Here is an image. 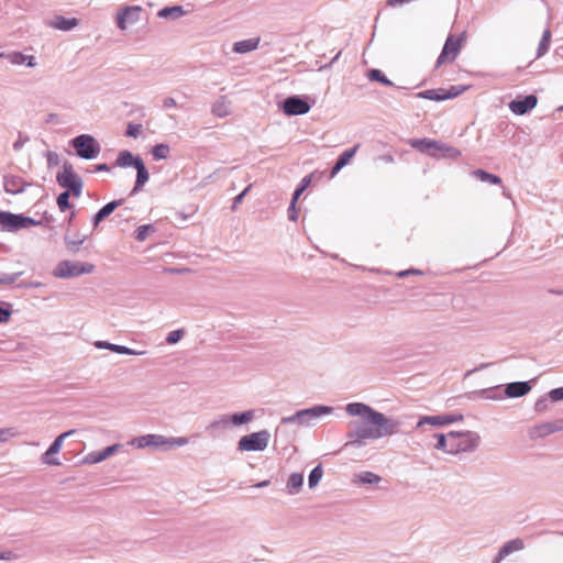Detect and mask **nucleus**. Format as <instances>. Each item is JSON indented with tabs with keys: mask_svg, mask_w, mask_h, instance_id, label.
I'll use <instances>...</instances> for the list:
<instances>
[{
	"mask_svg": "<svg viewBox=\"0 0 563 563\" xmlns=\"http://www.w3.org/2000/svg\"><path fill=\"white\" fill-rule=\"evenodd\" d=\"M56 181L64 191L71 194L75 198L81 196L84 181L68 161L63 163L62 172H58L56 175Z\"/></svg>",
	"mask_w": 563,
	"mask_h": 563,
	"instance_id": "obj_7",
	"label": "nucleus"
},
{
	"mask_svg": "<svg viewBox=\"0 0 563 563\" xmlns=\"http://www.w3.org/2000/svg\"><path fill=\"white\" fill-rule=\"evenodd\" d=\"M523 548H525L523 540L520 538H516V539H511V540L507 541L506 543H504L501 545V548L499 549L498 553L500 554L501 558L506 559L511 553H514L516 551H520Z\"/></svg>",
	"mask_w": 563,
	"mask_h": 563,
	"instance_id": "obj_33",
	"label": "nucleus"
},
{
	"mask_svg": "<svg viewBox=\"0 0 563 563\" xmlns=\"http://www.w3.org/2000/svg\"><path fill=\"white\" fill-rule=\"evenodd\" d=\"M551 402H558L563 400V386L553 388L549 391Z\"/></svg>",
	"mask_w": 563,
	"mask_h": 563,
	"instance_id": "obj_58",
	"label": "nucleus"
},
{
	"mask_svg": "<svg viewBox=\"0 0 563 563\" xmlns=\"http://www.w3.org/2000/svg\"><path fill=\"white\" fill-rule=\"evenodd\" d=\"M260 42L261 38L258 36L238 41L233 44L232 51L236 54L251 53L258 47Z\"/></svg>",
	"mask_w": 563,
	"mask_h": 563,
	"instance_id": "obj_28",
	"label": "nucleus"
},
{
	"mask_svg": "<svg viewBox=\"0 0 563 563\" xmlns=\"http://www.w3.org/2000/svg\"><path fill=\"white\" fill-rule=\"evenodd\" d=\"M95 346L100 350H109L120 355H142L145 353L144 351H136L125 345L114 344L102 340L96 341Z\"/></svg>",
	"mask_w": 563,
	"mask_h": 563,
	"instance_id": "obj_25",
	"label": "nucleus"
},
{
	"mask_svg": "<svg viewBox=\"0 0 563 563\" xmlns=\"http://www.w3.org/2000/svg\"><path fill=\"white\" fill-rule=\"evenodd\" d=\"M297 200L290 199L288 209H287V217L288 220L291 222H297L299 218V209L297 208Z\"/></svg>",
	"mask_w": 563,
	"mask_h": 563,
	"instance_id": "obj_52",
	"label": "nucleus"
},
{
	"mask_svg": "<svg viewBox=\"0 0 563 563\" xmlns=\"http://www.w3.org/2000/svg\"><path fill=\"white\" fill-rule=\"evenodd\" d=\"M186 14V10L181 4L165 5L157 11V16L161 19L176 20Z\"/></svg>",
	"mask_w": 563,
	"mask_h": 563,
	"instance_id": "obj_30",
	"label": "nucleus"
},
{
	"mask_svg": "<svg viewBox=\"0 0 563 563\" xmlns=\"http://www.w3.org/2000/svg\"><path fill=\"white\" fill-rule=\"evenodd\" d=\"M86 239H87L86 234L79 235V233H76V239L71 238L69 234V228L66 230L64 238H63L66 250L70 254H77L80 251V247L85 243Z\"/></svg>",
	"mask_w": 563,
	"mask_h": 563,
	"instance_id": "obj_27",
	"label": "nucleus"
},
{
	"mask_svg": "<svg viewBox=\"0 0 563 563\" xmlns=\"http://www.w3.org/2000/svg\"><path fill=\"white\" fill-rule=\"evenodd\" d=\"M31 184L24 180L18 175H4L3 176V189L7 194L16 196L23 194Z\"/></svg>",
	"mask_w": 563,
	"mask_h": 563,
	"instance_id": "obj_19",
	"label": "nucleus"
},
{
	"mask_svg": "<svg viewBox=\"0 0 563 563\" xmlns=\"http://www.w3.org/2000/svg\"><path fill=\"white\" fill-rule=\"evenodd\" d=\"M131 444L137 449H159L165 446V437L161 434L148 433L133 438Z\"/></svg>",
	"mask_w": 563,
	"mask_h": 563,
	"instance_id": "obj_22",
	"label": "nucleus"
},
{
	"mask_svg": "<svg viewBox=\"0 0 563 563\" xmlns=\"http://www.w3.org/2000/svg\"><path fill=\"white\" fill-rule=\"evenodd\" d=\"M313 176H314V174L311 173V174L303 176L300 179V181L297 184V186L291 195V199L297 200V201L299 200L301 195L311 186Z\"/></svg>",
	"mask_w": 563,
	"mask_h": 563,
	"instance_id": "obj_36",
	"label": "nucleus"
},
{
	"mask_svg": "<svg viewBox=\"0 0 563 563\" xmlns=\"http://www.w3.org/2000/svg\"><path fill=\"white\" fill-rule=\"evenodd\" d=\"M55 217L45 211L41 219L36 220L24 213H14L8 210H0V231L15 233L32 227H46L54 229Z\"/></svg>",
	"mask_w": 563,
	"mask_h": 563,
	"instance_id": "obj_3",
	"label": "nucleus"
},
{
	"mask_svg": "<svg viewBox=\"0 0 563 563\" xmlns=\"http://www.w3.org/2000/svg\"><path fill=\"white\" fill-rule=\"evenodd\" d=\"M12 303L0 301V324L8 323L12 316Z\"/></svg>",
	"mask_w": 563,
	"mask_h": 563,
	"instance_id": "obj_45",
	"label": "nucleus"
},
{
	"mask_svg": "<svg viewBox=\"0 0 563 563\" xmlns=\"http://www.w3.org/2000/svg\"><path fill=\"white\" fill-rule=\"evenodd\" d=\"M358 147L360 145L355 144L352 147H349L339 154L330 172L331 178L334 177L342 168H344L346 165L351 163Z\"/></svg>",
	"mask_w": 563,
	"mask_h": 563,
	"instance_id": "obj_23",
	"label": "nucleus"
},
{
	"mask_svg": "<svg viewBox=\"0 0 563 563\" xmlns=\"http://www.w3.org/2000/svg\"><path fill=\"white\" fill-rule=\"evenodd\" d=\"M29 140H30V139H29V136H25V135H23L21 132H19V134H18V139H16V140L13 142V144H12V148H13L14 151H16V152H18V151H20V150H22V147L24 146V144H25L26 142H29Z\"/></svg>",
	"mask_w": 563,
	"mask_h": 563,
	"instance_id": "obj_60",
	"label": "nucleus"
},
{
	"mask_svg": "<svg viewBox=\"0 0 563 563\" xmlns=\"http://www.w3.org/2000/svg\"><path fill=\"white\" fill-rule=\"evenodd\" d=\"M21 275H22V272H18V273H13V274L2 273V274H0V284L11 285V284L15 283Z\"/></svg>",
	"mask_w": 563,
	"mask_h": 563,
	"instance_id": "obj_54",
	"label": "nucleus"
},
{
	"mask_svg": "<svg viewBox=\"0 0 563 563\" xmlns=\"http://www.w3.org/2000/svg\"><path fill=\"white\" fill-rule=\"evenodd\" d=\"M229 422L231 426L240 427L251 422L255 417V411L253 409L238 411L230 415H227Z\"/></svg>",
	"mask_w": 563,
	"mask_h": 563,
	"instance_id": "obj_29",
	"label": "nucleus"
},
{
	"mask_svg": "<svg viewBox=\"0 0 563 563\" xmlns=\"http://www.w3.org/2000/svg\"><path fill=\"white\" fill-rule=\"evenodd\" d=\"M472 175L482 183H487L489 185H500L503 183L500 176L497 174L489 173L485 169L477 168L472 172Z\"/></svg>",
	"mask_w": 563,
	"mask_h": 563,
	"instance_id": "obj_34",
	"label": "nucleus"
},
{
	"mask_svg": "<svg viewBox=\"0 0 563 563\" xmlns=\"http://www.w3.org/2000/svg\"><path fill=\"white\" fill-rule=\"evenodd\" d=\"M170 147L167 143H157L151 148V154L154 161L167 159Z\"/></svg>",
	"mask_w": 563,
	"mask_h": 563,
	"instance_id": "obj_39",
	"label": "nucleus"
},
{
	"mask_svg": "<svg viewBox=\"0 0 563 563\" xmlns=\"http://www.w3.org/2000/svg\"><path fill=\"white\" fill-rule=\"evenodd\" d=\"M143 8L139 4H126L121 7L115 14V26L125 31L129 24H135L141 19Z\"/></svg>",
	"mask_w": 563,
	"mask_h": 563,
	"instance_id": "obj_13",
	"label": "nucleus"
},
{
	"mask_svg": "<svg viewBox=\"0 0 563 563\" xmlns=\"http://www.w3.org/2000/svg\"><path fill=\"white\" fill-rule=\"evenodd\" d=\"M124 199H114L106 205H103L92 217H91V225L93 229H97L99 224L104 221L109 216H111L114 210L124 203Z\"/></svg>",
	"mask_w": 563,
	"mask_h": 563,
	"instance_id": "obj_21",
	"label": "nucleus"
},
{
	"mask_svg": "<svg viewBox=\"0 0 563 563\" xmlns=\"http://www.w3.org/2000/svg\"><path fill=\"white\" fill-rule=\"evenodd\" d=\"M537 378L530 380L511 382L504 385H496L488 388L473 390L466 395L470 400L489 399L501 400L505 398H520L528 395Z\"/></svg>",
	"mask_w": 563,
	"mask_h": 563,
	"instance_id": "obj_2",
	"label": "nucleus"
},
{
	"mask_svg": "<svg viewBox=\"0 0 563 563\" xmlns=\"http://www.w3.org/2000/svg\"><path fill=\"white\" fill-rule=\"evenodd\" d=\"M357 482L363 485H377L382 477L373 472H361L356 475Z\"/></svg>",
	"mask_w": 563,
	"mask_h": 563,
	"instance_id": "obj_41",
	"label": "nucleus"
},
{
	"mask_svg": "<svg viewBox=\"0 0 563 563\" xmlns=\"http://www.w3.org/2000/svg\"><path fill=\"white\" fill-rule=\"evenodd\" d=\"M142 133V124L129 122L125 130V136L137 139Z\"/></svg>",
	"mask_w": 563,
	"mask_h": 563,
	"instance_id": "obj_49",
	"label": "nucleus"
},
{
	"mask_svg": "<svg viewBox=\"0 0 563 563\" xmlns=\"http://www.w3.org/2000/svg\"><path fill=\"white\" fill-rule=\"evenodd\" d=\"M302 486H303V474L299 473V472L291 473L286 483L287 493L289 495H296L300 492Z\"/></svg>",
	"mask_w": 563,
	"mask_h": 563,
	"instance_id": "obj_31",
	"label": "nucleus"
},
{
	"mask_svg": "<svg viewBox=\"0 0 563 563\" xmlns=\"http://www.w3.org/2000/svg\"><path fill=\"white\" fill-rule=\"evenodd\" d=\"M280 422L283 424H298V426H301V420H300V415H299V410H297L294 415L291 416H287V417H283Z\"/></svg>",
	"mask_w": 563,
	"mask_h": 563,
	"instance_id": "obj_56",
	"label": "nucleus"
},
{
	"mask_svg": "<svg viewBox=\"0 0 563 563\" xmlns=\"http://www.w3.org/2000/svg\"><path fill=\"white\" fill-rule=\"evenodd\" d=\"M16 558H18V555L11 550L0 551V560L11 561V560H15Z\"/></svg>",
	"mask_w": 563,
	"mask_h": 563,
	"instance_id": "obj_61",
	"label": "nucleus"
},
{
	"mask_svg": "<svg viewBox=\"0 0 563 563\" xmlns=\"http://www.w3.org/2000/svg\"><path fill=\"white\" fill-rule=\"evenodd\" d=\"M3 57H5L13 65H23L25 54L20 51H13L8 54L4 53Z\"/></svg>",
	"mask_w": 563,
	"mask_h": 563,
	"instance_id": "obj_48",
	"label": "nucleus"
},
{
	"mask_svg": "<svg viewBox=\"0 0 563 563\" xmlns=\"http://www.w3.org/2000/svg\"><path fill=\"white\" fill-rule=\"evenodd\" d=\"M408 144L417 152L434 159H456L462 154L459 148L430 137L409 139Z\"/></svg>",
	"mask_w": 563,
	"mask_h": 563,
	"instance_id": "obj_5",
	"label": "nucleus"
},
{
	"mask_svg": "<svg viewBox=\"0 0 563 563\" xmlns=\"http://www.w3.org/2000/svg\"><path fill=\"white\" fill-rule=\"evenodd\" d=\"M416 97L420 98V99L437 101V102L445 101L443 88L422 90V91L418 92L416 95Z\"/></svg>",
	"mask_w": 563,
	"mask_h": 563,
	"instance_id": "obj_37",
	"label": "nucleus"
},
{
	"mask_svg": "<svg viewBox=\"0 0 563 563\" xmlns=\"http://www.w3.org/2000/svg\"><path fill=\"white\" fill-rule=\"evenodd\" d=\"M423 274H424V272H423V271H421V269H419V268H413V267H411V268H408V269L399 271V272L396 274V276H397L398 278H405V277H407V276H409V275L422 276Z\"/></svg>",
	"mask_w": 563,
	"mask_h": 563,
	"instance_id": "obj_59",
	"label": "nucleus"
},
{
	"mask_svg": "<svg viewBox=\"0 0 563 563\" xmlns=\"http://www.w3.org/2000/svg\"><path fill=\"white\" fill-rule=\"evenodd\" d=\"M177 106V102L174 98L172 97H166L164 100H163V108L165 110L167 109H170V108H175Z\"/></svg>",
	"mask_w": 563,
	"mask_h": 563,
	"instance_id": "obj_63",
	"label": "nucleus"
},
{
	"mask_svg": "<svg viewBox=\"0 0 563 563\" xmlns=\"http://www.w3.org/2000/svg\"><path fill=\"white\" fill-rule=\"evenodd\" d=\"M551 37H552L551 31L549 29H545L543 31L541 40L539 42L536 58H540L549 52L550 44H551Z\"/></svg>",
	"mask_w": 563,
	"mask_h": 563,
	"instance_id": "obj_38",
	"label": "nucleus"
},
{
	"mask_svg": "<svg viewBox=\"0 0 563 563\" xmlns=\"http://www.w3.org/2000/svg\"><path fill=\"white\" fill-rule=\"evenodd\" d=\"M449 435L452 438L450 454L456 455L459 453H468L475 451L481 441V437L475 431H450Z\"/></svg>",
	"mask_w": 563,
	"mask_h": 563,
	"instance_id": "obj_8",
	"label": "nucleus"
},
{
	"mask_svg": "<svg viewBox=\"0 0 563 563\" xmlns=\"http://www.w3.org/2000/svg\"><path fill=\"white\" fill-rule=\"evenodd\" d=\"M366 77L369 81H375V82H379L380 85L385 86V87H396V88H399L398 86H396L386 75L383 70L378 69V68H371L367 70L366 73Z\"/></svg>",
	"mask_w": 563,
	"mask_h": 563,
	"instance_id": "obj_32",
	"label": "nucleus"
},
{
	"mask_svg": "<svg viewBox=\"0 0 563 563\" xmlns=\"http://www.w3.org/2000/svg\"><path fill=\"white\" fill-rule=\"evenodd\" d=\"M316 104V98L309 95H291L282 103L283 112L288 117L307 114Z\"/></svg>",
	"mask_w": 563,
	"mask_h": 563,
	"instance_id": "obj_10",
	"label": "nucleus"
},
{
	"mask_svg": "<svg viewBox=\"0 0 563 563\" xmlns=\"http://www.w3.org/2000/svg\"><path fill=\"white\" fill-rule=\"evenodd\" d=\"M184 335H185L184 329H176V330L170 331L167 334L165 341L167 344L173 345V344L178 343L184 338Z\"/></svg>",
	"mask_w": 563,
	"mask_h": 563,
	"instance_id": "obj_50",
	"label": "nucleus"
},
{
	"mask_svg": "<svg viewBox=\"0 0 563 563\" xmlns=\"http://www.w3.org/2000/svg\"><path fill=\"white\" fill-rule=\"evenodd\" d=\"M188 442H189V440L186 437H178V438L165 437V446H168V448H173V446L180 448V446L186 445Z\"/></svg>",
	"mask_w": 563,
	"mask_h": 563,
	"instance_id": "obj_51",
	"label": "nucleus"
},
{
	"mask_svg": "<svg viewBox=\"0 0 563 563\" xmlns=\"http://www.w3.org/2000/svg\"><path fill=\"white\" fill-rule=\"evenodd\" d=\"M538 104V97L534 93L517 96L509 102V110L516 115H525L532 111Z\"/></svg>",
	"mask_w": 563,
	"mask_h": 563,
	"instance_id": "obj_16",
	"label": "nucleus"
},
{
	"mask_svg": "<svg viewBox=\"0 0 563 563\" xmlns=\"http://www.w3.org/2000/svg\"><path fill=\"white\" fill-rule=\"evenodd\" d=\"M432 437L437 440L433 448L438 451L450 454L452 438L449 435V433L437 432L433 433Z\"/></svg>",
	"mask_w": 563,
	"mask_h": 563,
	"instance_id": "obj_35",
	"label": "nucleus"
},
{
	"mask_svg": "<svg viewBox=\"0 0 563 563\" xmlns=\"http://www.w3.org/2000/svg\"><path fill=\"white\" fill-rule=\"evenodd\" d=\"M156 231V228L154 224H142V225H139L134 232H133V236L136 241L139 242H143L145 241L152 233H154Z\"/></svg>",
	"mask_w": 563,
	"mask_h": 563,
	"instance_id": "obj_40",
	"label": "nucleus"
},
{
	"mask_svg": "<svg viewBox=\"0 0 563 563\" xmlns=\"http://www.w3.org/2000/svg\"><path fill=\"white\" fill-rule=\"evenodd\" d=\"M69 146L74 148L78 158L92 161L96 159L100 152L101 145L98 140L88 133H82L70 139Z\"/></svg>",
	"mask_w": 563,
	"mask_h": 563,
	"instance_id": "obj_6",
	"label": "nucleus"
},
{
	"mask_svg": "<svg viewBox=\"0 0 563 563\" xmlns=\"http://www.w3.org/2000/svg\"><path fill=\"white\" fill-rule=\"evenodd\" d=\"M70 196H73V195L69 192H66V191H62L57 196L56 203H57V207L60 212H66L67 210L74 208V206L70 203V200H69Z\"/></svg>",
	"mask_w": 563,
	"mask_h": 563,
	"instance_id": "obj_44",
	"label": "nucleus"
},
{
	"mask_svg": "<svg viewBox=\"0 0 563 563\" xmlns=\"http://www.w3.org/2000/svg\"><path fill=\"white\" fill-rule=\"evenodd\" d=\"M230 426L227 415H221L206 427V432L208 437L219 439Z\"/></svg>",
	"mask_w": 563,
	"mask_h": 563,
	"instance_id": "obj_24",
	"label": "nucleus"
},
{
	"mask_svg": "<svg viewBox=\"0 0 563 563\" xmlns=\"http://www.w3.org/2000/svg\"><path fill=\"white\" fill-rule=\"evenodd\" d=\"M271 433L268 430H260L245 434L238 441V450L243 452H262L268 446Z\"/></svg>",
	"mask_w": 563,
	"mask_h": 563,
	"instance_id": "obj_12",
	"label": "nucleus"
},
{
	"mask_svg": "<svg viewBox=\"0 0 563 563\" xmlns=\"http://www.w3.org/2000/svg\"><path fill=\"white\" fill-rule=\"evenodd\" d=\"M551 402L549 393L539 397L534 402V410L538 413L544 412L549 409V404Z\"/></svg>",
	"mask_w": 563,
	"mask_h": 563,
	"instance_id": "obj_47",
	"label": "nucleus"
},
{
	"mask_svg": "<svg viewBox=\"0 0 563 563\" xmlns=\"http://www.w3.org/2000/svg\"><path fill=\"white\" fill-rule=\"evenodd\" d=\"M36 64H37L36 59H35V57L33 55H26L25 54V59H24L23 65H25L29 68H33V67L36 66Z\"/></svg>",
	"mask_w": 563,
	"mask_h": 563,
	"instance_id": "obj_64",
	"label": "nucleus"
},
{
	"mask_svg": "<svg viewBox=\"0 0 563 563\" xmlns=\"http://www.w3.org/2000/svg\"><path fill=\"white\" fill-rule=\"evenodd\" d=\"M95 265L88 262L63 260L53 269V276L59 279H69L85 274H91Z\"/></svg>",
	"mask_w": 563,
	"mask_h": 563,
	"instance_id": "obj_9",
	"label": "nucleus"
},
{
	"mask_svg": "<svg viewBox=\"0 0 563 563\" xmlns=\"http://www.w3.org/2000/svg\"><path fill=\"white\" fill-rule=\"evenodd\" d=\"M345 411L349 416L360 419L349 423L347 442L344 448H362L366 441L391 437L400 431L401 422L398 419L386 416L367 404L349 402Z\"/></svg>",
	"mask_w": 563,
	"mask_h": 563,
	"instance_id": "obj_1",
	"label": "nucleus"
},
{
	"mask_svg": "<svg viewBox=\"0 0 563 563\" xmlns=\"http://www.w3.org/2000/svg\"><path fill=\"white\" fill-rule=\"evenodd\" d=\"M465 38V32L460 34H450L435 60L434 68H440L446 60L451 63L454 62L463 48Z\"/></svg>",
	"mask_w": 563,
	"mask_h": 563,
	"instance_id": "obj_11",
	"label": "nucleus"
},
{
	"mask_svg": "<svg viewBox=\"0 0 563 563\" xmlns=\"http://www.w3.org/2000/svg\"><path fill=\"white\" fill-rule=\"evenodd\" d=\"M334 408L329 405H314L309 408L299 409L301 426H310L313 420L331 415Z\"/></svg>",
	"mask_w": 563,
	"mask_h": 563,
	"instance_id": "obj_17",
	"label": "nucleus"
},
{
	"mask_svg": "<svg viewBox=\"0 0 563 563\" xmlns=\"http://www.w3.org/2000/svg\"><path fill=\"white\" fill-rule=\"evenodd\" d=\"M280 422L283 424H298V426H301V420H300V415H299V410H297L294 415L291 416H287V417H283Z\"/></svg>",
	"mask_w": 563,
	"mask_h": 563,
	"instance_id": "obj_57",
	"label": "nucleus"
},
{
	"mask_svg": "<svg viewBox=\"0 0 563 563\" xmlns=\"http://www.w3.org/2000/svg\"><path fill=\"white\" fill-rule=\"evenodd\" d=\"M74 432H75V430H69V431L63 432L59 435H57L53 440V442L49 444V446L46 449V451L42 454V456H41L42 463H44L46 465H53V466L60 465L62 464L60 461L57 457H54V455L59 453V451L62 450L64 440L68 435L73 434Z\"/></svg>",
	"mask_w": 563,
	"mask_h": 563,
	"instance_id": "obj_15",
	"label": "nucleus"
},
{
	"mask_svg": "<svg viewBox=\"0 0 563 563\" xmlns=\"http://www.w3.org/2000/svg\"><path fill=\"white\" fill-rule=\"evenodd\" d=\"M79 20L77 18H67L60 14L54 16L47 22V25L59 31L68 32L77 27Z\"/></svg>",
	"mask_w": 563,
	"mask_h": 563,
	"instance_id": "obj_26",
	"label": "nucleus"
},
{
	"mask_svg": "<svg viewBox=\"0 0 563 563\" xmlns=\"http://www.w3.org/2000/svg\"><path fill=\"white\" fill-rule=\"evenodd\" d=\"M47 167L53 168L59 164V155L56 152L47 151L45 154Z\"/></svg>",
	"mask_w": 563,
	"mask_h": 563,
	"instance_id": "obj_55",
	"label": "nucleus"
},
{
	"mask_svg": "<svg viewBox=\"0 0 563 563\" xmlns=\"http://www.w3.org/2000/svg\"><path fill=\"white\" fill-rule=\"evenodd\" d=\"M463 419V415L459 412L442 413L435 416H420L416 423V429L422 428L426 424L431 427L449 426L451 423L462 421Z\"/></svg>",
	"mask_w": 563,
	"mask_h": 563,
	"instance_id": "obj_14",
	"label": "nucleus"
},
{
	"mask_svg": "<svg viewBox=\"0 0 563 563\" xmlns=\"http://www.w3.org/2000/svg\"><path fill=\"white\" fill-rule=\"evenodd\" d=\"M114 166L120 168H134L136 170L135 181L129 197H133L143 190L150 180V172L142 156L129 150H121L115 158Z\"/></svg>",
	"mask_w": 563,
	"mask_h": 563,
	"instance_id": "obj_4",
	"label": "nucleus"
},
{
	"mask_svg": "<svg viewBox=\"0 0 563 563\" xmlns=\"http://www.w3.org/2000/svg\"><path fill=\"white\" fill-rule=\"evenodd\" d=\"M322 476H323V468H322V464L319 463L310 471V473L308 475L309 488H314L316 486H318Z\"/></svg>",
	"mask_w": 563,
	"mask_h": 563,
	"instance_id": "obj_42",
	"label": "nucleus"
},
{
	"mask_svg": "<svg viewBox=\"0 0 563 563\" xmlns=\"http://www.w3.org/2000/svg\"><path fill=\"white\" fill-rule=\"evenodd\" d=\"M252 188V184L247 185L240 194H238L234 198H233V202H232V206H231V209L233 211H235L239 207V205L242 203L243 199L245 198V196L247 195V192L251 190Z\"/></svg>",
	"mask_w": 563,
	"mask_h": 563,
	"instance_id": "obj_53",
	"label": "nucleus"
},
{
	"mask_svg": "<svg viewBox=\"0 0 563 563\" xmlns=\"http://www.w3.org/2000/svg\"><path fill=\"white\" fill-rule=\"evenodd\" d=\"M211 111L216 117L219 118H225L230 114V109L223 99L214 102Z\"/></svg>",
	"mask_w": 563,
	"mask_h": 563,
	"instance_id": "obj_46",
	"label": "nucleus"
},
{
	"mask_svg": "<svg viewBox=\"0 0 563 563\" xmlns=\"http://www.w3.org/2000/svg\"><path fill=\"white\" fill-rule=\"evenodd\" d=\"M467 89H468V86H466V85H452L449 88H443L444 99L452 100V99L461 96Z\"/></svg>",
	"mask_w": 563,
	"mask_h": 563,
	"instance_id": "obj_43",
	"label": "nucleus"
},
{
	"mask_svg": "<svg viewBox=\"0 0 563 563\" xmlns=\"http://www.w3.org/2000/svg\"><path fill=\"white\" fill-rule=\"evenodd\" d=\"M563 431V418H559L552 421H545L536 424L530 430L531 439H543L552 433Z\"/></svg>",
	"mask_w": 563,
	"mask_h": 563,
	"instance_id": "obj_18",
	"label": "nucleus"
},
{
	"mask_svg": "<svg viewBox=\"0 0 563 563\" xmlns=\"http://www.w3.org/2000/svg\"><path fill=\"white\" fill-rule=\"evenodd\" d=\"M110 169L111 168L107 163H100V164L93 165L91 173H101V172L109 173Z\"/></svg>",
	"mask_w": 563,
	"mask_h": 563,
	"instance_id": "obj_62",
	"label": "nucleus"
},
{
	"mask_svg": "<svg viewBox=\"0 0 563 563\" xmlns=\"http://www.w3.org/2000/svg\"><path fill=\"white\" fill-rule=\"evenodd\" d=\"M121 444L114 443L98 451L89 452L82 460L84 464H98L114 455Z\"/></svg>",
	"mask_w": 563,
	"mask_h": 563,
	"instance_id": "obj_20",
	"label": "nucleus"
}]
</instances>
